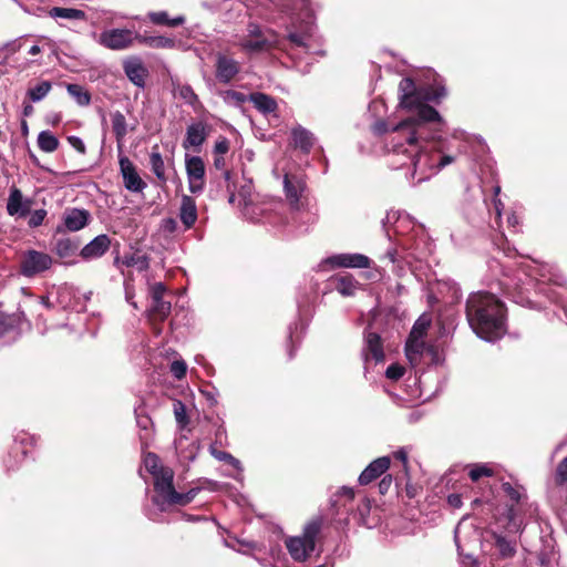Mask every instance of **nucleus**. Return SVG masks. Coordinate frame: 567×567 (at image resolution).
Segmentation results:
<instances>
[{
    "instance_id": "nucleus-45",
    "label": "nucleus",
    "mask_w": 567,
    "mask_h": 567,
    "mask_svg": "<svg viewBox=\"0 0 567 567\" xmlns=\"http://www.w3.org/2000/svg\"><path fill=\"white\" fill-rule=\"evenodd\" d=\"M174 415L176 419V422L184 427L187 424V416H186V406L182 401H175L174 402Z\"/></svg>"
},
{
    "instance_id": "nucleus-12",
    "label": "nucleus",
    "mask_w": 567,
    "mask_h": 567,
    "mask_svg": "<svg viewBox=\"0 0 567 567\" xmlns=\"http://www.w3.org/2000/svg\"><path fill=\"white\" fill-rule=\"evenodd\" d=\"M395 126L389 128L385 123L379 122V123H377L373 126V131L377 134L390 133V140H389V144L391 146L390 164L395 169L406 168L408 169L406 177L411 178L412 181H415V183H421L422 181H419V176L417 175H415V176L412 175V173H413V165H412L411 161L409 158H406L405 156H395L394 155V150H393V146H392V143H391L392 142V137H393V128Z\"/></svg>"
},
{
    "instance_id": "nucleus-30",
    "label": "nucleus",
    "mask_w": 567,
    "mask_h": 567,
    "mask_svg": "<svg viewBox=\"0 0 567 567\" xmlns=\"http://www.w3.org/2000/svg\"><path fill=\"white\" fill-rule=\"evenodd\" d=\"M336 289L344 297L353 296L359 287V282L351 276H340L336 279Z\"/></svg>"
},
{
    "instance_id": "nucleus-57",
    "label": "nucleus",
    "mask_w": 567,
    "mask_h": 567,
    "mask_svg": "<svg viewBox=\"0 0 567 567\" xmlns=\"http://www.w3.org/2000/svg\"><path fill=\"white\" fill-rule=\"evenodd\" d=\"M392 484V475L388 474L382 477L379 483V491L381 494H385Z\"/></svg>"
},
{
    "instance_id": "nucleus-44",
    "label": "nucleus",
    "mask_w": 567,
    "mask_h": 567,
    "mask_svg": "<svg viewBox=\"0 0 567 567\" xmlns=\"http://www.w3.org/2000/svg\"><path fill=\"white\" fill-rule=\"evenodd\" d=\"M468 475H470V477H471V480L473 482H476V481H478L483 476H487V477L492 476L493 475V471L486 464H475L470 470Z\"/></svg>"
},
{
    "instance_id": "nucleus-2",
    "label": "nucleus",
    "mask_w": 567,
    "mask_h": 567,
    "mask_svg": "<svg viewBox=\"0 0 567 567\" xmlns=\"http://www.w3.org/2000/svg\"><path fill=\"white\" fill-rule=\"evenodd\" d=\"M250 17L284 27L287 39L309 50L313 31V13L308 0H250Z\"/></svg>"
},
{
    "instance_id": "nucleus-16",
    "label": "nucleus",
    "mask_w": 567,
    "mask_h": 567,
    "mask_svg": "<svg viewBox=\"0 0 567 567\" xmlns=\"http://www.w3.org/2000/svg\"><path fill=\"white\" fill-rule=\"evenodd\" d=\"M362 355L365 362L373 360L374 362H381L384 359V352L382 347L381 338L375 332H367L364 336V347L362 349Z\"/></svg>"
},
{
    "instance_id": "nucleus-10",
    "label": "nucleus",
    "mask_w": 567,
    "mask_h": 567,
    "mask_svg": "<svg viewBox=\"0 0 567 567\" xmlns=\"http://www.w3.org/2000/svg\"><path fill=\"white\" fill-rule=\"evenodd\" d=\"M188 187L193 194L200 193L205 185V164L199 156H188L185 158Z\"/></svg>"
},
{
    "instance_id": "nucleus-15",
    "label": "nucleus",
    "mask_w": 567,
    "mask_h": 567,
    "mask_svg": "<svg viewBox=\"0 0 567 567\" xmlns=\"http://www.w3.org/2000/svg\"><path fill=\"white\" fill-rule=\"evenodd\" d=\"M118 163L125 188L134 193L142 192L146 184L136 173L133 163L125 156L120 157Z\"/></svg>"
},
{
    "instance_id": "nucleus-60",
    "label": "nucleus",
    "mask_w": 567,
    "mask_h": 567,
    "mask_svg": "<svg viewBox=\"0 0 567 567\" xmlns=\"http://www.w3.org/2000/svg\"><path fill=\"white\" fill-rule=\"evenodd\" d=\"M225 165H226L225 157L221 155H215V157H214L215 168L224 171Z\"/></svg>"
},
{
    "instance_id": "nucleus-46",
    "label": "nucleus",
    "mask_w": 567,
    "mask_h": 567,
    "mask_svg": "<svg viewBox=\"0 0 567 567\" xmlns=\"http://www.w3.org/2000/svg\"><path fill=\"white\" fill-rule=\"evenodd\" d=\"M13 331V326L10 322V319L0 315V346L7 343L4 338Z\"/></svg>"
},
{
    "instance_id": "nucleus-13",
    "label": "nucleus",
    "mask_w": 567,
    "mask_h": 567,
    "mask_svg": "<svg viewBox=\"0 0 567 567\" xmlns=\"http://www.w3.org/2000/svg\"><path fill=\"white\" fill-rule=\"evenodd\" d=\"M321 265H331L333 268H369L371 260L362 254H338L328 257Z\"/></svg>"
},
{
    "instance_id": "nucleus-35",
    "label": "nucleus",
    "mask_w": 567,
    "mask_h": 567,
    "mask_svg": "<svg viewBox=\"0 0 567 567\" xmlns=\"http://www.w3.org/2000/svg\"><path fill=\"white\" fill-rule=\"evenodd\" d=\"M210 454L216 460L226 462V463L230 464L234 468H236L239 472V474L234 476V478L241 481L243 466H241V463L239 460H237L236 457H234L231 454H229L227 452L219 451V450L215 449L214 446L210 447Z\"/></svg>"
},
{
    "instance_id": "nucleus-37",
    "label": "nucleus",
    "mask_w": 567,
    "mask_h": 567,
    "mask_svg": "<svg viewBox=\"0 0 567 567\" xmlns=\"http://www.w3.org/2000/svg\"><path fill=\"white\" fill-rule=\"evenodd\" d=\"M220 96L227 105L235 107L241 106L247 101V96L244 93L235 90L223 91Z\"/></svg>"
},
{
    "instance_id": "nucleus-7",
    "label": "nucleus",
    "mask_w": 567,
    "mask_h": 567,
    "mask_svg": "<svg viewBox=\"0 0 567 567\" xmlns=\"http://www.w3.org/2000/svg\"><path fill=\"white\" fill-rule=\"evenodd\" d=\"M144 465L154 478V496H159L167 488L168 484L174 481V472L172 468L163 466L159 457L154 453L145 455Z\"/></svg>"
},
{
    "instance_id": "nucleus-53",
    "label": "nucleus",
    "mask_w": 567,
    "mask_h": 567,
    "mask_svg": "<svg viewBox=\"0 0 567 567\" xmlns=\"http://www.w3.org/2000/svg\"><path fill=\"white\" fill-rule=\"evenodd\" d=\"M393 457L402 463L404 476L409 480V462L405 449H400L393 453Z\"/></svg>"
},
{
    "instance_id": "nucleus-4",
    "label": "nucleus",
    "mask_w": 567,
    "mask_h": 567,
    "mask_svg": "<svg viewBox=\"0 0 567 567\" xmlns=\"http://www.w3.org/2000/svg\"><path fill=\"white\" fill-rule=\"evenodd\" d=\"M322 524L323 520L321 517H315L305 525L301 535L286 539V548L295 561L303 563L310 558L316 549V543L321 532Z\"/></svg>"
},
{
    "instance_id": "nucleus-29",
    "label": "nucleus",
    "mask_w": 567,
    "mask_h": 567,
    "mask_svg": "<svg viewBox=\"0 0 567 567\" xmlns=\"http://www.w3.org/2000/svg\"><path fill=\"white\" fill-rule=\"evenodd\" d=\"M111 121L116 142L121 145L127 134L126 118L120 111H116L111 114Z\"/></svg>"
},
{
    "instance_id": "nucleus-64",
    "label": "nucleus",
    "mask_w": 567,
    "mask_h": 567,
    "mask_svg": "<svg viewBox=\"0 0 567 567\" xmlns=\"http://www.w3.org/2000/svg\"><path fill=\"white\" fill-rule=\"evenodd\" d=\"M385 258H388L392 264L396 262V250L390 249L385 254Z\"/></svg>"
},
{
    "instance_id": "nucleus-59",
    "label": "nucleus",
    "mask_w": 567,
    "mask_h": 567,
    "mask_svg": "<svg viewBox=\"0 0 567 567\" xmlns=\"http://www.w3.org/2000/svg\"><path fill=\"white\" fill-rule=\"evenodd\" d=\"M504 491L515 501L519 499V494L515 491L509 483L503 484Z\"/></svg>"
},
{
    "instance_id": "nucleus-8",
    "label": "nucleus",
    "mask_w": 567,
    "mask_h": 567,
    "mask_svg": "<svg viewBox=\"0 0 567 567\" xmlns=\"http://www.w3.org/2000/svg\"><path fill=\"white\" fill-rule=\"evenodd\" d=\"M52 262L51 256L45 252L32 249L27 250L21 256L20 271L25 277H33L48 270Z\"/></svg>"
},
{
    "instance_id": "nucleus-20",
    "label": "nucleus",
    "mask_w": 567,
    "mask_h": 567,
    "mask_svg": "<svg viewBox=\"0 0 567 567\" xmlns=\"http://www.w3.org/2000/svg\"><path fill=\"white\" fill-rule=\"evenodd\" d=\"M284 189L286 198L291 205V207L298 209L300 197L305 189L303 182L296 176H290L286 174L284 178Z\"/></svg>"
},
{
    "instance_id": "nucleus-19",
    "label": "nucleus",
    "mask_w": 567,
    "mask_h": 567,
    "mask_svg": "<svg viewBox=\"0 0 567 567\" xmlns=\"http://www.w3.org/2000/svg\"><path fill=\"white\" fill-rule=\"evenodd\" d=\"M91 215L85 209L71 208L63 214V223L69 231H79L90 221Z\"/></svg>"
},
{
    "instance_id": "nucleus-5",
    "label": "nucleus",
    "mask_w": 567,
    "mask_h": 567,
    "mask_svg": "<svg viewBox=\"0 0 567 567\" xmlns=\"http://www.w3.org/2000/svg\"><path fill=\"white\" fill-rule=\"evenodd\" d=\"M247 33L239 39L238 47L248 54L268 52L280 47L279 34L270 29L264 30L257 22L247 24Z\"/></svg>"
},
{
    "instance_id": "nucleus-61",
    "label": "nucleus",
    "mask_w": 567,
    "mask_h": 567,
    "mask_svg": "<svg viewBox=\"0 0 567 567\" xmlns=\"http://www.w3.org/2000/svg\"><path fill=\"white\" fill-rule=\"evenodd\" d=\"M137 424L138 426H141L143 430H148V427L151 426L152 424V421L146 417V416H143V417H138L137 419Z\"/></svg>"
},
{
    "instance_id": "nucleus-22",
    "label": "nucleus",
    "mask_w": 567,
    "mask_h": 567,
    "mask_svg": "<svg viewBox=\"0 0 567 567\" xmlns=\"http://www.w3.org/2000/svg\"><path fill=\"white\" fill-rule=\"evenodd\" d=\"M124 72L132 83L138 87L145 86V79L147 76V69L141 60L130 59L124 62Z\"/></svg>"
},
{
    "instance_id": "nucleus-36",
    "label": "nucleus",
    "mask_w": 567,
    "mask_h": 567,
    "mask_svg": "<svg viewBox=\"0 0 567 567\" xmlns=\"http://www.w3.org/2000/svg\"><path fill=\"white\" fill-rule=\"evenodd\" d=\"M66 91L80 106H86L90 104L91 95L82 85L68 84Z\"/></svg>"
},
{
    "instance_id": "nucleus-21",
    "label": "nucleus",
    "mask_w": 567,
    "mask_h": 567,
    "mask_svg": "<svg viewBox=\"0 0 567 567\" xmlns=\"http://www.w3.org/2000/svg\"><path fill=\"white\" fill-rule=\"evenodd\" d=\"M110 245L107 235H99L82 248L81 256L84 259L100 258L109 250Z\"/></svg>"
},
{
    "instance_id": "nucleus-9",
    "label": "nucleus",
    "mask_w": 567,
    "mask_h": 567,
    "mask_svg": "<svg viewBox=\"0 0 567 567\" xmlns=\"http://www.w3.org/2000/svg\"><path fill=\"white\" fill-rule=\"evenodd\" d=\"M166 288L162 282L150 285L148 293L151 298V305L147 309L150 317L156 320L164 321L171 313V301L164 299Z\"/></svg>"
},
{
    "instance_id": "nucleus-14",
    "label": "nucleus",
    "mask_w": 567,
    "mask_h": 567,
    "mask_svg": "<svg viewBox=\"0 0 567 567\" xmlns=\"http://www.w3.org/2000/svg\"><path fill=\"white\" fill-rule=\"evenodd\" d=\"M216 79L224 84L230 83L239 73V63L225 54H217L216 58Z\"/></svg>"
},
{
    "instance_id": "nucleus-18",
    "label": "nucleus",
    "mask_w": 567,
    "mask_h": 567,
    "mask_svg": "<svg viewBox=\"0 0 567 567\" xmlns=\"http://www.w3.org/2000/svg\"><path fill=\"white\" fill-rule=\"evenodd\" d=\"M31 208V200L24 199L20 189L12 188L7 202V212L10 216L24 217Z\"/></svg>"
},
{
    "instance_id": "nucleus-32",
    "label": "nucleus",
    "mask_w": 567,
    "mask_h": 567,
    "mask_svg": "<svg viewBox=\"0 0 567 567\" xmlns=\"http://www.w3.org/2000/svg\"><path fill=\"white\" fill-rule=\"evenodd\" d=\"M50 17L62 18L68 20H83L85 19V12L74 8H60L54 7L50 10Z\"/></svg>"
},
{
    "instance_id": "nucleus-41",
    "label": "nucleus",
    "mask_w": 567,
    "mask_h": 567,
    "mask_svg": "<svg viewBox=\"0 0 567 567\" xmlns=\"http://www.w3.org/2000/svg\"><path fill=\"white\" fill-rule=\"evenodd\" d=\"M520 271H523L527 277L536 278L537 276L542 278H546L547 269L545 266H539L535 260L532 264H523L520 265Z\"/></svg>"
},
{
    "instance_id": "nucleus-39",
    "label": "nucleus",
    "mask_w": 567,
    "mask_h": 567,
    "mask_svg": "<svg viewBox=\"0 0 567 567\" xmlns=\"http://www.w3.org/2000/svg\"><path fill=\"white\" fill-rule=\"evenodd\" d=\"M51 90V83L43 81L28 91V95L32 102H39L44 99Z\"/></svg>"
},
{
    "instance_id": "nucleus-43",
    "label": "nucleus",
    "mask_w": 567,
    "mask_h": 567,
    "mask_svg": "<svg viewBox=\"0 0 567 567\" xmlns=\"http://www.w3.org/2000/svg\"><path fill=\"white\" fill-rule=\"evenodd\" d=\"M177 95L185 103H187V104H189L192 106H195L196 103H198V96L195 94L194 90L189 85H187V84L181 85L177 89Z\"/></svg>"
},
{
    "instance_id": "nucleus-3",
    "label": "nucleus",
    "mask_w": 567,
    "mask_h": 567,
    "mask_svg": "<svg viewBox=\"0 0 567 567\" xmlns=\"http://www.w3.org/2000/svg\"><path fill=\"white\" fill-rule=\"evenodd\" d=\"M466 318L472 330L483 340L492 342L506 332L504 305L492 293L470 295Z\"/></svg>"
},
{
    "instance_id": "nucleus-1",
    "label": "nucleus",
    "mask_w": 567,
    "mask_h": 567,
    "mask_svg": "<svg viewBox=\"0 0 567 567\" xmlns=\"http://www.w3.org/2000/svg\"><path fill=\"white\" fill-rule=\"evenodd\" d=\"M400 105L413 115L401 121L393 128L392 146L395 156H405L413 165L412 175L419 181H427L442 168L452 164L454 157L444 154L441 141L430 135V124L442 125L439 112L427 102H440L446 95L441 84L416 87L410 78L399 84Z\"/></svg>"
},
{
    "instance_id": "nucleus-17",
    "label": "nucleus",
    "mask_w": 567,
    "mask_h": 567,
    "mask_svg": "<svg viewBox=\"0 0 567 567\" xmlns=\"http://www.w3.org/2000/svg\"><path fill=\"white\" fill-rule=\"evenodd\" d=\"M391 465V458L389 456H381L372 461L360 474L359 483L361 485H368L382 474H384Z\"/></svg>"
},
{
    "instance_id": "nucleus-56",
    "label": "nucleus",
    "mask_w": 567,
    "mask_h": 567,
    "mask_svg": "<svg viewBox=\"0 0 567 567\" xmlns=\"http://www.w3.org/2000/svg\"><path fill=\"white\" fill-rule=\"evenodd\" d=\"M557 478L560 482L567 481V457H565L557 467Z\"/></svg>"
},
{
    "instance_id": "nucleus-50",
    "label": "nucleus",
    "mask_w": 567,
    "mask_h": 567,
    "mask_svg": "<svg viewBox=\"0 0 567 567\" xmlns=\"http://www.w3.org/2000/svg\"><path fill=\"white\" fill-rule=\"evenodd\" d=\"M404 371H405L404 367H402L401 364H398V363H393L390 367H388V369L385 371V375L388 379L396 381L403 377Z\"/></svg>"
},
{
    "instance_id": "nucleus-31",
    "label": "nucleus",
    "mask_w": 567,
    "mask_h": 567,
    "mask_svg": "<svg viewBox=\"0 0 567 567\" xmlns=\"http://www.w3.org/2000/svg\"><path fill=\"white\" fill-rule=\"evenodd\" d=\"M38 146L45 153H52L59 147L58 137L50 131H41L37 138Z\"/></svg>"
},
{
    "instance_id": "nucleus-28",
    "label": "nucleus",
    "mask_w": 567,
    "mask_h": 567,
    "mask_svg": "<svg viewBox=\"0 0 567 567\" xmlns=\"http://www.w3.org/2000/svg\"><path fill=\"white\" fill-rule=\"evenodd\" d=\"M249 100L264 114L274 113L277 109L276 101L264 93H252L249 95Z\"/></svg>"
},
{
    "instance_id": "nucleus-34",
    "label": "nucleus",
    "mask_w": 567,
    "mask_h": 567,
    "mask_svg": "<svg viewBox=\"0 0 567 567\" xmlns=\"http://www.w3.org/2000/svg\"><path fill=\"white\" fill-rule=\"evenodd\" d=\"M150 164H151V169L155 174L157 179L162 183H166L167 177L165 174V164H164V159H163L162 155L159 154V152L153 150V152L150 155Z\"/></svg>"
},
{
    "instance_id": "nucleus-52",
    "label": "nucleus",
    "mask_w": 567,
    "mask_h": 567,
    "mask_svg": "<svg viewBox=\"0 0 567 567\" xmlns=\"http://www.w3.org/2000/svg\"><path fill=\"white\" fill-rule=\"evenodd\" d=\"M507 288L511 289L512 286L507 285ZM513 289L516 292H513L514 301L520 305H530V301L527 297L524 296V290H526L524 287H520L518 285L513 286Z\"/></svg>"
},
{
    "instance_id": "nucleus-38",
    "label": "nucleus",
    "mask_w": 567,
    "mask_h": 567,
    "mask_svg": "<svg viewBox=\"0 0 567 567\" xmlns=\"http://www.w3.org/2000/svg\"><path fill=\"white\" fill-rule=\"evenodd\" d=\"M124 264L127 267H134L138 271H143L148 268V258L145 255L134 252L131 256H125Z\"/></svg>"
},
{
    "instance_id": "nucleus-11",
    "label": "nucleus",
    "mask_w": 567,
    "mask_h": 567,
    "mask_svg": "<svg viewBox=\"0 0 567 567\" xmlns=\"http://www.w3.org/2000/svg\"><path fill=\"white\" fill-rule=\"evenodd\" d=\"M136 39L131 30L112 29L102 32L99 37V43L111 50H124L132 45Z\"/></svg>"
},
{
    "instance_id": "nucleus-40",
    "label": "nucleus",
    "mask_w": 567,
    "mask_h": 567,
    "mask_svg": "<svg viewBox=\"0 0 567 567\" xmlns=\"http://www.w3.org/2000/svg\"><path fill=\"white\" fill-rule=\"evenodd\" d=\"M430 324H431V318L427 315H422L414 322L410 334H412L413 337L424 338Z\"/></svg>"
},
{
    "instance_id": "nucleus-63",
    "label": "nucleus",
    "mask_w": 567,
    "mask_h": 567,
    "mask_svg": "<svg viewBox=\"0 0 567 567\" xmlns=\"http://www.w3.org/2000/svg\"><path fill=\"white\" fill-rule=\"evenodd\" d=\"M507 223L511 227L515 228L518 224V217L513 213L507 217Z\"/></svg>"
},
{
    "instance_id": "nucleus-55",
    "label": "nucleus",
    "mask_w": 567,
    "mask_h": 567,
    "mask_svg": "<svg viewBox=\"0 0 567 567\" xmlns=\"http://www.w3.org/2000/svg\"><path fill=\"white\" fill-rule=\"evenodd\" d=\"M229 150V142L226 138H221L215 143L214 153L215 155L224 156Z\"/></svg>"
},
{
    "instance_id": "nucleus-24",
    "label": "nucleus",
    "mask_w": 567,
    "mask_h": 567,
    "mask_svg": "<svg viewBox=\"0 0 567 567\" xmlns=\"http://www.w3.org/2000/svg\"><path fill=\"white\" fill-rule=\"evenodd\" d=\"M179 218L186 228L193 227L197 220L196 203L188 195H184L182 197Z\"/></svg>"
},
{
    "instance_id": "nucleus-6",
    "label": "nucleus",
    "mask_w": 567,
    "mask_h": 567,
    "mask_svg": "<svg viewBox=\"0 0 567 567\" xmlns=\"http://www.w3.org/2000/svg\"><path fill=\"white\" fill-rule=\"evenodd\" d=\"M204 487L205 486H197L190 488L186 493H178L172 482L168 484L167 488L159 494V496H153L152 502L159 512H166L171 506L188 505Z\"/></svg>"
},
{
    "instance_id": "nucleus-54",
    "label": "nucleus",
    "mask_w": 567,
    "mask_h": 567,
    "mask_svg": "<svg viewBox=\"0 0 567 567\" xmlns=\"http://www.w3.org/2000/svg\"><path fill=\"white\" fill-rule=\"evenodd\" d=\"M68 142L79 153L85 154L86 147H85L84 142L80 137L71 135L68 137Z\"/></svg>"
},
{
    "instance_id": "nucleus-47",
    "label": "nucleus",
    "mask_w": 567,
    "mask_h": 567,
    "mask_svg": "<svg viewBox=\"0 0 567 567\" xmlns=\"http://www.w3.org/2000/svg\"><path fill=\"white\" fill-rule=\"evenodd\" d=\"M370 509H371V504H370V501L369 499H363L359 506H358V511L357 513L354 514V516L357 517L358 516V519L361 524L363 525H367V516L369 515L370 513Z\"/></svg>"
},
{
    "instance_id": "nucleus-58",
    "label": "nucleus",
    "mask_w": 567,
    "mask_h": 567,
    "mask_svg": "<svg viewBox=\"0 0 567 567\" xmlns=\"http://www.w3.org/2000/svg\"><path fill=\"white\" fill-rule=\"evenodd\" d=\"M447 503L454 507V508H458L462 506V498H461V495L460 494H451L449 495L447 497Z\"/></svg>"
},
{
    "instance_id": "nucleus-49",
    "label": "nucleus",
    "mask_w": 567,
    "mask_h": 567,
    "mask_svg": "<svg viewBox=\"0 0 567 567\" xmlns=\"http://www.w3.org/2000/svg\"><path fill=\"white\" fill-rule=\"evenodd\" d=\"M186 371H187V365H186L185 361L175 360L174 362H172L171 372L176 379H178V380L183 379L186 374Z\"/></svg>"
},
{
    "instance_id": "nucleus-51",
    "label": "nucleus",
    "mask_w": 567,
    "mask_h": 567,
    "mask_svg": "<svg viewBox=\"0 0 567 567\" xmlns=\"http://www.w3.org/2000/svg\"><path fill=\"white\" fill-rule=\"evenodd\" d=\"M45 216H47L45 209L34 210L29 218V221H28L29 226L32 228L39 227L40 225H42Z\"/></svg>"
},
{
    "instance_id": "nucleus-27",
    "label": "nucleus",
    "mask_w": 567,
    "mask_h": 567,
    "mask_svg": "<svg viewBox=\"0 0 567 567\" xmlns=\"http://www.w3.org/2000/svg\"><path fill=\"white\" fill-rule=\"evenodd\" d=\"M140 43L153 49H172L175 40L164 35H135Z\"/></svg>"
},
{
    "instance_id": "nucleus-23",
    "label": "nucleus",
    "mask_w": 567,
    "mask_h": 567,
    "mask_svg": "<svg viewBox=\"0 0 567 567\" xmlns=\"http://www.w3.org/2000/svg\"><path fill=\"white\" fill-rule=\"evenodd\" d=\"M206 140V128L202 122L188 125L186 136L183 142L184 148L199 147Z\"/></svg>"
},
{
    "instance_id": "nucleus-48",
    "label": "nucleus",
    "mask_w": 567,
    "mask_h": 567,
    "mask_svg": "<svg viewBox=\"0 0 567 567\" xmlns=\"http://www.w3.org/2000/svg\"><path fill=\"white\" fill-rule=\"evenodd\" d=\"M496 546L503 557H511L515 553V549L512 546V544L503 537H497Z\"/></svg>"
},
{
    "instance_id": "nucleus-62",
    "label": "nucleus",
    "mask_w": 567,
    "mask_h": 567,
    "mask_svg": "<svg viewBox=\"0 0 567 567\" xmlns=\"http://www.w3.org/2000/svg\"><path fill=\"white\" fill-rule=\"evenodd\" d=\"M494 208H495L497 217L499 218L502 215V210L504 208V204L501 202V199H497V198L494 199Z\"/></svg>"
},
{
    "instance_id": "nucleus-33",
    "label": "nucleus",
    "mask_w": 567,
    "mask_h": 567,
    "mask_svg": "<svg viewBox=\"0 0 567 567\" xmlns=\"http://www.w3.org/2000/svg\"><path fill=\"white\" fill-rule=\"evenodd\" d=\"M148 18L155 24L168 27H177L185 22V18L183 16L169 19L167 12L165 11L150 12Z\"/></svg>"
},
{
    "instance_id": "nucleus-42",
    "label": "nucleus",
    "mask_w": 567,
    "mask_h": 567,
    "mask_svg": "<svg viewBox=\"0 0 567 567\" xmlns=\"http://www.w3.org/2000/svg\"><path fill=\"white\" fill-rule=\"evenodd\" d=\"M76 248L69 239H61L55 245V252L61 258H69L74 255Z\"/></svg>"
},
{
    "instance_id": "nucleus-25",
    "label": "nucleus",
    "mask_w": 567,
    "mask_h": 567,
    "mask_svg": "<svg viewBox=\"0 0 567 567\" xmlns=\"http://www.w3.org/2000/svg\"><path fill=\"white\" fill-rule=\"evenodd\" d=\"M424 350L425 343L423 338L410 334L405 343V355L412 365L417 364Z\"/></svg>"
},
{
    "instance_id": "nucleus-26",
    "label": "nucleus",
    "mask_w": 567,
    "mask_h": 567,
    "mask_svg": "<svg viewBox=\"0 0 567 567\" xmlns=\"http://www.w3.org/2000/svg\"><path fill=\"white\" fill-rule=\"evenodd\" d=\"M293 144L305 153L310 152L315 144V136L311 132L303 128L302 126H296L291 131Z\"/></svg>"
}]
</instances>
